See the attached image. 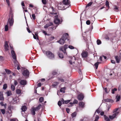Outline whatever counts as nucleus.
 <instances>
[{
    "instance_id": "f257e3e1",
    "label": "nucleus",
    "mask_w": 121,
    "mask_h": 121,
    "mask_svg": "<svg viewBox=\"0 0 121 121\" xmlns=\"http://www.w3.org/2000/svg\"><path fill=\"white\" fill-rule=\"evenodd\" d=\"M43 52L49 59L52 60L54 58V54L48 50L46 51H43Z\"/></svg>"
},
{
    "instance_id": "f03ea898",
    "label": "nucleus",
    "mask_w": 121,
    "mask_h": 121,
    "mask_svg": "<svg viewBox=\"0 0 121 121\" xmlns=\"http://www.w3.org/2000/svg\"><path fill=\"white\" fill-rule=\"evenodd\" d=\"M118 108H116L114 109L113 112L114 113L112 115H109V119L111 120H113L114 118L116 117V116L118 115L119 113V112H117Z\"/></svg>"
},
{
    "instance_id": "7ed1b4c3",
    "label": "nucleus",
    "mask_w": 121,
    "mask_h": 121,
    "mask_svg": "<svg viewBox=\"0 0 121 121\" xmlns=\"http://www.w3.org/2000/svg\"><path fill=\"white\" fill-rule=\"evenodd\" d=\"M54 23H60L62 21V19L60 17H58V15L54 16Z\"/></svg>"
},
{
    "instance_id": "20e7f679",
    "label": "nucleus",
    "mask_w": 121,
    "mask_h": 121,
    "mask_svg": "<svg viewBox=\"0 0 121 121\" xmlns=\"http://www.w3.org/2000/svg\"><path fill=\"white\" fill-rule=\"evenodd\" d=\"M52 26V27H50L49 29H51L52 30H54L56 29L57 26H55L53 25V23H48L45 26H44V27L45 28H46L48 27L49 26Z\"/></svg>"
},
{
    "instance_id": "39448f33",
    "label": "nucleus",
    "mask_w": 121,
    "mask_h": 121,
    "mask_svg": "<svg viewBox=\"0 0 121 121\" xmlns=\"http://www.w3.org/2000/svg\"><path fill=\"white\" fill-rule=\"evenodd\" d=\"M22 74L26 78L29 77V72L25 68L22 72Z\"/></svg>"
},
{
    "instance_id": "423d86ee",
    "label": "nucleus",
    "mask_w": 121,
    "mask_h": 121,
    "mask_svg": "<svg viewBox=\"0 0 121 121\" xmlns=\"http://www.w3.org/2000/svg\"><path fill=\"white\" fill-rule=\"evenodd\" d=\"M113 10L115 11L118 12L121 10V5L120 6L119 5L117 6L114 5L113 6Z\"/></svg>"
},
{
    "instance_id": "0eeeda50",
    "label": "nucleus",
    "mask_w": 121,
    "mask_h": 121,
    "mask_svg": "<svg viewBox=\"0 0 121 121\" xmlns=\"http://www.w3.org/2000/svg\"><path fill=\"white\" fill-rule=\"evenodd\" d=\"M65 41L67 39L68 40H69V35L67 33H65L63 35L62 37L61 38Z\"/></svg>"
},
{
    "instance_id": "6e6552de",
    "label": "nucleus",
    "mask_w": 121,
    "mask_h": 121,
    "mask_svg": "<svg viewBox=\"0 0 121 121\" xmlns=\"http://www.w3.org/2000/svg\"><path fill=\"white\" fill-rule=\"evenodd\" d=\"M12 57L15 61H17L16 56L15 52L13 50H12L11 52Z\"/></svg>"
},
{
    "instance_id": "1a4fd4ad",
    "label": "nucleus",
    "mask_w": 121,
    "mask_h": 121,
    "mask_svg": "<svg viewBox=\"0 0 121 121\" xmlns=\"http://www.w3.org/2000/svg\"><path fill=\"white\" fill-rule=\"evenodd\" d=\"M104 112L103 111H102L100 113V115L101 116L104 115V120L106 121H110V119L108 118V117L105 115H104Z\"/></svg>"
},
{
    "instance_id": "9d476101",
    "label": "nucleus",
    "mask_w": 121,
    "mask_h": 121,
    "mask_svg": "<svg viewBox=\"0 0 121 121\" xmlns=\"http://www.w3.org/2000/svg\"><path fill=\"white\" fill-rule=\"evenodd\" d=\"M88 54V53L87 52L84 51L81 54V55L82 57L86 58Z\"/></svg>"
},
{
    "instance_id": "9b49d317",
    "label": "nucleus",
    "mask_w": 121,
    "mask_h": 121,
    "mask_svg": "<svg viewBox=\"0 0 121 121\" xmlns=\"http://www.w3.org/2000/svg\"><path fill=\"white\" fill-rule=\"evenodd\" d=\"M115 58L116 59L117 63H119L121 59V57L120 56H115Z\"/></svg>"
},
{
    "instance_id": "f8f14e48",
    "label": "nucleus",
    "mask_w": 121,
    "mask_h": 121,
    "mask_svg": "<svg viewBox=\"0 0 121 121\" xmlns=\"http://www.w3.org/2000/svg\"><path fill=\"white\" fill-rule=\"evenodd\" d=\"M20 83L22 85H25L27 84V81L25 80H22L20 82Z\"/></svg>"
},
{
    "instance_id": "ddd939ff",
    "label": "nucleus",
    "mask_w": 121,
    "mask_h": 121,
    "mask_svg": "<svg viewBox=\"0 0 121 121\" xmlns=\"http://www.w3.org/2000/svg\"><path fill=\"white\" fill-rule=\"evenodd\" d=\"M13 16H11L9 19L8 23H13L14 22L13 18Z\"/></svg>"
},
{
    "instance_id": "4468645a",
    "label": "nucleus",
    "mask_w": 121,
    "mask_h": 121,
    "mask_svg": "<svg viewBox=\"0 0 121 121\" xmlns=\"http://www.w3.org/2000/svg\"><path fill=\"white\" fill-rule=\"evenodd\" d=\"M79 107L82 108H83L85 107V103L82 102H81L79 103Z\"/></svg>"
},
{
    "instance_id": "2eb2a0df",
    "label": "nucleus",
    "mask_w": 121,
    "mask_h": 121,
    "mask_svg": "<svg viewBox=\"0 0 121 121\" xmlns=\"http://www.w3.org/2000/svg\"><path fill=\"white\" fill-rule=\"evenodd\" d=\"M78 98L79 100H82L84 98V96L83 94H80L78 95Z\"/></svg>"
},
{
    "instance_id": "dca6fc26",
    "label": "nucleus",
    "mask_w": 121,
    "mask_h": 121,
    "mask_svg": "<svg viewBox=\"0 0 121 121\" xmlns=\"http://www.w3.org/2000/svg\"><path fill=\"white\" fill-rule=\"evenodd\" d=\"M4 49L6 51H8L9 49V46L8 45V43L7 41H6L4 44Z\"/></svg>"
},
{
    "instance_id": "f3484780",
    "label": "nucleus",
    "mask_w": 121,
    "mask_h": 121,
    "mask_svg": "<svg viewBox=\"0 0 121 121\" xmlns=\"http://www.w3.org/2000/svg\"><path fill=\"white\" fill-rule=\"evenodd\" d=\"M63 3L64 5H69L70 3V1L69 0H63Z\"/></svg>"
},
{
    "instance_id": "a211bd4d",
    "label": "nucleus",
    "mask_w": 121,
    "mask_h": 121,
    "mask_svg": "<svg viewBox=\"0 0 121 121\" xmlns=\"http://www.w3.org/2000/svg\"><path fill=\"white\" fill-rule=\"evenodd\" d=\"M57 42L59 43L60 44L63 45L65 42V41L63 39L61 38L59 40L57 41Z\"/></svg>"
},
{
    "instance_id": "6ab92c4d",
    "label": "nucleus",
    "mask_w": 121,
    "mask_h": 121,
    "mask_svg": "<svg viewBox=\"0 0 121 121\" xmlns=\"http://www.w3.org/2000/svg\"><path fill=\"white\" fill-rule=\"evenodd\" d=\"M4 98L3 96V93L2 92H0V100L1 101H4Z\"/></svg>"
},
{
    "instance_id": "aec40b11",
    "label": "nucleus",
    "mask_w": 121,
    "mask_h": 121,
    "mask_svg": "<svg viewBox=\"0 0 121 121\" xmlns=\"http://www.w3.org/2000/svg\"><path fill=\"white\" fill-rule=\"evenodd\" d=\"M104 101L105 102H110L112 103L113 102V100L111 99H104Z\"/></svg>"
},
{
    "instance_id": "412c9836",
    "label": "nucleus",
    "mask_w": 121,
    "mask_h": 121,
    "mask_svg": "<svg viewBox=\"0 0 121 121\" xmlns=\"http://www.w3.org/2000/svg\"><path fill=\"white\" fill-rule=\"evenodd\" d=\"M36 110L35 107L31 109V112L32 114L33 115H35V111Z\"/></svg>"
},
{
    "instance_id": "4be33fe9",
    "label": "nucleus",
    "mask_w": 121,
    "mask_h": 121,
    "mask_svg": "<svg viewBox=\"0 0 121 121\" xmlns=\"http://www.w3.org/2000/svg\"><path fill=\"white\" fill-rule=\"evenodd\" d=\"M5 94L7 95V96H10L12 95L11 91H9L6 92Z\"/></svg>"
},
{
    "instance_id": "5701e85b",
    "label": "nucleus",
    "mask_w": 121,
    "mask_h": 121,
    "mask_svg": "<svg viewBox=\"0 0 121 121\" xmlns=\"http://www.w3.org/2000/svg\"><path fill=\"white\" fill-rule=\"evenodd\" d=\"M21 109L22 110V111L25 112L26 110L27 109V108L25 106H23L21 108Z\"/></svg>"
},
{
    "instance_id": "b1692460",
    "label": "nucleus",
    "mask_w": 121,
    "mask_h": 121,
    "mask_svg": "<svg viewBox=\"0 0 121 121\" xmlns=\"http://www.w3.org/2000/svg\"><path fill=\"white\" fill-rule=\"evenodd\" d=\"M66 89V88L65 87L61 88L60 90V91L64 93L65 92V90Z\"/></svg>"
},
{
    "instance_id": "393cba45",
    "label": "nucleus",
    "mask_w": 121,
    "mask_h": 121,
    "mask_svg": "<svg viewBox=\"0 0 121 121\" xmlns=\"http://www.w3.org/2000/svg\"><path fill=\"white\" fill-rule=\"evenodd\" d=\"M58 55L59 57L60 58H63L64 56L62 53L59 52L58 53Z\"/></svg>"
},
{
    "instance_id": "a878e982",
    "label": "nucleus",
    "mask_w": 121,
    "mask_h": 121,
    "mask_svg": "<svg viewBox=\"0 0 121 121\" xmlns=\"http://www.w3.org/2000/svg\"><path fill=\"white\" fill-rule=\"evenodd\" d=\"M64 53L65 54H67V53L66 52V49L68 48V45H65L64 47Z\"/></svg>"
},
{
    "instance_id": "bb28decb",
    "label": "nucleus",
    "mask_w": 121,
    "mask_h": 121,
    "mask_svg": "<svg viewBox=\"0 0 121 121\" xmlns=\"http://www.w3.org/2000/svg\"><path fill=\"white\" fill-rule=\"evenodd\" d=\"M93 3V2H91L89 3L86 6L85 9H87V8L88 7H89V6H91L92 4Z\"/></svg>"
},
{
    "instance_id": "cd10ccee",
    "label": "nucleus",
    "mask_w": 121,
    "mask_h": 121,
    "mask_svg": "<svg viewBox=\"0 0 121 121\" xmlns=\"http://www.w3.org/2000/svg\"><path fill=\"white\" fill-rule=\"evenodd\" d=\"M16 92L17 94H20L21 92V90L19 89H17L16 91Z\"/></svg>"
},
{
    "instance_id": "c85d7f7f",
    "label": "nucleus",
    "mask_w": 121,
    "mask_h": 121,
    "mask_svg": "<svg viewBox=\"0 0 121 121\" xmlns=\"http://www.w3.org/2000/svg\"><path fill=\"white\" fill-rule=\"evenodd\" d=\"M58 84L59 83L58 82H55L52 84V86H53L55 87L57 86Z\"/></svg>"
},
{
    "instance_id": "c756f323",
    "label": "nucleus",
    "mask_w": 121,
    "mask_h": 121,
    "mask_svg": "<svg viewBox=\"0 0 121 121\" xmlns=\"http://www.w3.org/2000/svg\"><path fill=\"white\" fill-rule=\"evenodd\" d=\"M9 13L10 16H13V12L11 8H10Z\"/></svg>"
},
{
    "instance_id": "7c9ffc66",
    "label": "nucleus",
    "mask_w": 121,
    "mask_h": 121,
    "mask_svg": "<svg viewBox=\"0 0 121 121\" xmlns=\"http://www.w3.org/2000/svg\"><path fill=\"white\" fill-rule=\"evenodd\" d=\"M8 25H9V23H7V25H6L5 26V30L6 31H8Z\"/></svg>"
},
{
    "instance_id": "2f4dec72",
    "label": "nucleus",
    "mask_w": 121,
    "mask_h": 121,
    "mask_svg": "<svg viewBox=\"0 0 121 121\" xmlns=\"http://www.w3.org/2000/svg\"><path fill=\"white\" fill-rule=\"evenodd\" d=\"M77 115V113L76 112H75L73 113L71 115V116L73 118L75 117Z\"/></svg>"
},
{
    "instance_id": "473e14b6",
    "label": "nucleus",
    "mask_w": 121,
    "mask_h": 121,
    "mask_svg": "<svg viewBox=\"0 0 121 121\" xmlns=\"http://www.w3.org/2000/svg\"><path fill=\"white\" fill-rule=\"evenodd\" d=\"M104 91L106 93H108L110 91V89L109 88L107 89V88H104Z\"/></svg>"
},
{
    "instance_id": "72a5a7b5",
    "label": "nucleus",
    "mask_w": 121,
    "mask_h": 121,
    "mask_svg": "<svg viewBox=\"0 0 121 121\" xmlns=\"http://www.w3.org/2000/svg\"><path fill=\"white\" fill-rule=\"evenodd\" d=\"M5 70L7 73L8 74H10L11 73V71L9 69H5Z\"/></svg>"
},
{
    "instance_id": "f704fd0d",
    "label": "nucleus",
    "mask_w": 121,
    "mask_h": 121,
    "mask_svg": "<svg viewBox=\"0 0 121 121\" xmlns=\"http://www.w3.org/2000/svg\"><path fill=\"white\" fill-rule=\"evenodd\" d=\"M57 74V71L56 70H54L52 72V74L53 75H56Z\"/></svg>"
},
{
    "instance_id": "c9c22d12",
    "label": "nucleus",
    "mask_w": 121,
    "mask_h": 121,
    "mask_svg": "<svg viewBox=\"0 0 121 121\" xmlns=\"http://www.w3.org/2000/svg\"><path fill=\"white\" fill-rule=\"evenodd\" d=\"M11 88L12 91H14L15 89V86H14V85L12 84L11 85Z\"/></svg>"
},
{
    "instance_id": "e433bc0d",
    "label": "nucleus",
    "mask_w": 121,
    "mask_h": 121,
    "mask_svg": "<svg viewBox=\"0 0 121 121\" xmlns=\"http://www.w3.org/2000/svg\"><path fill=\"white\" fill-rule=\"evenodd\" d=\"M109 2L107 0L106 1V5L108 9L109 8Z\"/></svg>"
},
{
    "instance_id": "4c0bfd02",
    "label": "nucleus",
    "mask_w": 121,
    "mask_h": 121,
    "mask_svg": "<svg viewBox=\"0 0 121 121\" xmlns=\"http://www.w3.org/2000/svg\"><path fill=\"white\" fill-rule=\"evenodd\" d=\"M104 38L107 40H108L109 39V37L107 35H106L104 36Z\"/></svg>"
},
{
    "instance_id": "58836bf2",
    "label": "nucleus",
    "mask_w": 121,
    "mask_h": 121,
    "mask_svg": "<svg viewBox=\"0 0 121 121\" xmlns=\"http://www.w3.org/2000/svg\"><path fill=\"white\" fill-rule=\"evenodd\" d=\"M0 111L3 114H4L5 113V110L4 109H1L0 110Z\"/></svg>"
},
{
    "instance_id": "ea45409f",
    "label": "nucleus",
    "mask_w": 121,
    "mask_h": 121,
    "mask_svg": "<svg viewBox=\"0 0 121 121\" xmlns=\"http://www.w3.org/2000/svg\"><path fill=\"white\" fill-rule=\"evenodd\" d=\"M120 98V96H118V95H117L116 97V99H117L116 101L118 102L119 101Z\"/></svg>"
},
{
    "instance_id": "a19ab883",
    "label": "nucleus",
    "mask_w": 121,
    "mask_h": 121,
    "mask_svg": "<svg viewBox=\"0 0 121 121\" xmlns=\"http://www.w3.org/2000/svg\"><path fill=\"white\" fill-rule=\"evenodd\" d=\"M40 105H39L37 107L35 108L36 111H38L39 110L40 108Z\"/></svg>"
},
{
    "instance_id": "79ce46f5",
    "label": "nucleus",
    "mask_w": 121,
    "mask_h": 121,
    "mask_svg": "<svg viewBox=\"0 0 121 121\" xmlns=\"http://www.w3.org/2000/svg\"><path fill=\"white\" fill-rule=\"evenodd\" d=\"M58 80L61 81L62 82H64V79L61 78H58Z\"/></svg>"
},
{
    "instance_id": "37998d69",
    "label": "nucleus",
    "mask_w": 121,
    "mask_h": 121,
    "mask_svg": "<svg viewBox=\"0 0 121 121\" xmlns=\"http://www.w3.org/2000/svg\"><path fill=\"white\" fill-rule=\"evenodd\" d=\"M65 6H64L63 8V9H65L67 8H68L70 6V4H69V5H64Z\"/></svg>"
},
{
    "instance_id": "c03bdc74",
    "label": "nucleus",
    "mask_w": 121,
    "mask_h": 121,
    "mask_svg": "<svg viewBox=\"0 0 121 121\" xmlns=\"http://www.w3.org/2000/svg\"><path fill=\"white\" fill-rule=\"evenodd\" d=\"M117 89L116 88H114L113 89H112V93L113 94H114L115 91H117Z\"/></svg>"
},
{
    "instance_id": "a18cd8bd",
    "label": "nucleus",
    "mask_w": 121,
    "mask_h": 121,
    "mask_svg": "<svg viewBox=\"0 0 121 121\" xmlns=\"http://www.w3.org/2000/svg\"><path fill=\"white\" fill-rule=\"evenodd\" d=\"M7 85L6 84H4L3 86V89L4 90H5L7 88Z\"/></svg>"
},
{
    "instance_id": "49530a36",
    "label": "nucleus",
    "mask_w": 121,
    "mask_h": 121,
    "mask_svg": "<svg viewBox=\"0 0 121 121\" xmlns=\"http://www.w3.org/2000/svg\"><path fill=\"white\" fill-rule=\"evenodd\" d=\"M43 97H40L39 99V102H42L43 100Z\"/></svg>"
},
{
    "instance_id": "de8ad7c7",
    "label": "nucleus",
    "mask_w": 121,
    "mask_h": 121,
    "mask_svg": "<svg viewBox=\"0 0 121 121\" xmlns=\"http://www.w3.org/2000/svg\"><path fill=\"white\" fill-rule=\"evenodd\" d=\"M97 43L98 45H99L101 43V41L99 39H98L97 40Z\"/></svg>"
},
{
    "instance_id": "09e8293b",
    "label": "nucleus",
    "mask_w": 121,
    "mask_h": 121,
    "mask_svg": "<svg viewBox=\"0 0 121 121\" xmlns=\"http://www.w3.org/2000/svg\"><path fill=\"white\" fill-rule=\"evenodd\" d=\"M98 62H97L94 65L96 69H97L98 68L99 64H98Z\"/></svg>"
},
{
    "instance_id": "8fccbe9b",
    "label": "nucleus",
    "mask_w": 121,
    "mask_h": 121,
    "mask_svg": "<svg viewBox=\"0 0 121 121\" xmlns=\"http://www.w3.org/2000/svg\"><path fill=\"white\" fill-rule=\"evenodd\" d=\"M99 118V117L98 115H96L95 118V120L94 121H98V119Z\"/></svg>"
},
{
    "instance_id": "3c124183",
    "label": "nucleus",
    "mask_w": 121,
    "mask_h": 121,
    "mask_svg": "<svg viewBox=\"0 0 121 121\" xmlns=\"http://www.w3.org/2000/svg\"><path fill=\"white\" fill-rule=\"evenodd\" d=\"M32 17L33 18V20H35V14H33L32 15Z\"/></svg>"
},
{
    "instance_id": "603ef678",
    "label": "nucleus",
    "mask_w": 121,
    "mask_h": 121,
    "mask_svg": "<svg viewBox=\"0 0 121 121\" xmlns=\"http://www.w3.org/2000/svg\"><path fill=\"white\" fill-rule=\"evenodd\" d=\"M63 49L64 48L62 47H60L59 48V50L60 51H62L64 52V50H63Z\"/></svg>"
},
{
    "instance_id": "864d4df0",
    "label": "nucleus",
    "mask_w": 121,
    "mask_h": 121,
    "mask_svg": "<svg viewBox=\"0 0 121 121\" xmlns=\"http://www.w3.org/2000/svg\"><path fill=\"white\" fill-rule=\"evenodd\" d=\"M68 47L69 48L71 49H73L74 48V47L72 45L69 46Z\"/></svg>"
},
{
    "instance_id": "5fc2aeb1",
    "label": "nucleus",
    "mask_w": 121,
    "mask_h": 121,
    "mask_svg": "<svg viewBox=\"0 0 121 121\" xmlns=\"http://www.w3.org/2000/svg\"><path fill=\"white\" fill-rule=\"evenodd\" d=\"M58 104L59 107L61 106L62 104L61 101H59L58 102Z\"/></svg>"
},
{
    "instance_id": "6e6d98bb",
    "label": "nucleus",
    "mask_w": 121,
    "mask_h": 121,
    "mask_svg": "<svg viewBox=\"0 0 121 121\" xmlns=\"http://www.w3.org/2000/svg\"><path fill=\"white\" fill-rule=\"evenodd\" d=\"M42 32L44 33L45 35H49L44 30H42Z\"/></svg>"
},
{
    "instance_id": "4d7b16f0",
    "label": "nucleus",
    "mask_w": 121,
    "mask_h": 121,
    "mask_svg": "<svg viewBox=\"0 0 121 121\" xmlns=\"http://www.w3.org/2000/svg\"><path fill=\"white\" fill-rule=\"evenodd\" d=\"M42 2L44 4H46L47 3L46 0H42Z\"/></svg>"
},
{
    "instance_id": "13d9d810",
    "label": "nucleus",
    "mask_w": 121,
    "mask_h": 121,
    "mask_svg": "<svg viewBox=\"0 0 121 121\" xmlns=\"http://www.w3.org/2000/svg\"><path fill=\"white\" fill-rule=\"evenodd\" d=\"M78 72L80 75H82V72L81 69H79Z\"/></svg>"
},
{
    "instance_id": "bf43d9fd",
    "label": "nucleus",
    "mask_w": 121,
    "mask_h": 121,
    "mask_svg": "<svg viewBox=\"0 0 121 121\" xmlns=\"http://www.w3.org/2000/svg\"><path fill=\"white\" fill-rule=\"evenodd\" d=\"M78 102V101L76 99H74V100L73 102V104H77Z\"/></svg>"
},
{
    "instance_id": "052dcab7",
    "label": "nucleus",
    "mask_w": 121,
    "mask_h": 121,
    "mask_svg": "<svg viewBox=\"0 0 121 121\" xmlns=\"http://www.w3.org/2000/svg\"><path fill=\"white\" fill-rule=\"evenodd\" d=\"M66 111L68 113H69L70 111V109L69 108H66Z\"/></svg>"
},
{
    "instance_id": "680f3d73",
    "label": "nucleus",
    "mask_w": 121,
    "mask_h": 121,
    "mask_svg": "<svg viewBox=\"0 0 121 121\" xmlns=\"http://www.w3.org/2000/svg\"><path fill=\"white\" fill-rule=\"evenodd\" d=\"M50 14H55V15H57V13H54V12H50Z\"/></svg>"
},
{
    "instance_id": "e2e57ef3",
    "label": "nucleus",
    "mask_w": 121,
    "mask_h": 121,
    "mask_svg": "<svg viewBox=\"0 0 121 121\" xmlns=\"http://www.w3.org/2000/svg\"><path fill=\"white\" fill-rule=\"evenodd\" d=\"M18 84L16 80H15L14 81V84L15 86H16Z\"/></svg>"
},
{
    "instance_id": "0e129e2a",
    "label": "nucleus",
    "mask_w": 121,
    "mask_h": 121,
    "mask_svg": "<svg viewBox=\"0 0 121 121\" xmlns=\"http://www.w3.org/2000/svg\"><path fill=\"white\" fill-rule=\"evenodd\" d=\"M70 101V100H66L65 101V104H67Z\"/></svg>"
},
{
    "instance_id": "69168bd1",
    "label": "nucleus",
    "mask_w": 121,
    "mask_h": 121,
    "mask_svg": "<svg viewBox=\"0 0 121 121\" xmlns=\"http://www.w3.org/2000/svg\"><path fill=\"white\" fill-rule=\"evenodd\" d=\"M96 112H97V113H100V112L99 111V108H98V109H97L95 113H96Z\"/></svg>"
},
{
    "instance_id": "338daca9",
    "label": "nucleus",
    "mask_w": 121,
    "mask_h": 121,
    "mask_svg": "<svg viewBox=\"0 0 121 121\" xmlns=\"http://www.w3.org/2000/svg\"><path fill=\"white\" fill-rule=\"evenodd\" d=\"M11 107L10 106H9L8 107V109L9 111H11Z\"/></svg>"
},
{
    "instance_id": "774afa93",
    "label": "nucleus",
    "mask_w": 121,
    "mask_h": 121,
    "mask_svg": "<svg viewBox=\"0 0 121 121\" xmlns=\"http://www.w3.org/2000/svg\"><path fill=\"white\" fill-rule=\"evenodd\" d=\"M62 103V104H64V103L65 102L63 98L62 99H61V101H60Z\"/></svg>"
}]
</instances>
